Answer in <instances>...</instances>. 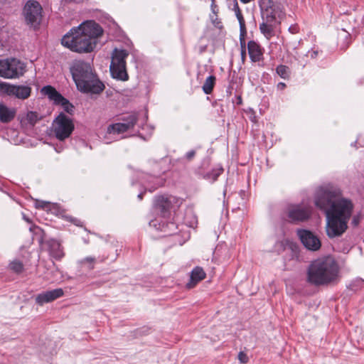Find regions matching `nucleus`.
<instances>
[{"label":"nucleus","mask_w":364,"mask_h":364,"mask_svg":"<svg viewBox=\"0 0 364 364\" xmlns=\"http://www.w3.org/2000/svg\"><path fill=\"white\" fill-rule=\"evenodd\" d=\"M314 203L326 214L327 235L333 238L343 235L348 228V220L353 212L352 200L343 197L339 188L326 185L316 191Z\"/></svg>","instance_id":"obj_1"},{"label":"nucleus","mask_w":364,"mask_h":364,"mask_svg":"<svg viewBox=\"0 0 364 364\" xmlns=\"http://www.w3.org/2000/svg\"><path fill=\"white\" fill-rule=\"evenodd\" d=\"M102 34V28L93 21L82 23L73 28L61 40L63 46L77 53H90L97 43V38Z\"/></svg>","instance_id":"obj_2"},{"label":"nucleus","mask_w":364,"mask_h":364,"mask_svg":"<svg viewBox=\"0 0 364 364\" xmlns=\"http://www.w3.org/2000/svg\"><path fill=\"white\" fill-rule=\"evenodd\" d=\"M340 279V268L333 257H319L309 264L306 280L314 286H328L337 283Z\"/></svg>","instance_id":"obj_3"},{"label":"nucleus","mask_w":364,"mask_h":364,"mask_svg":"<svg viewBox=\"0 0 364 364\" xmlns=\"http://www.w3.org/2000/svg\"><path fill=\"white\" fill-rule=\"evenodd\" d=\"M71 73L77 90L81 92L97 95L105 89L104 84L99 80L88 63H75L71 68Z\"/></svg>","instance_id":"obj_4"},{"label":"nucleus","mask_w":364,"mask_h":364,"mask_svg":"<svg viewBox=\"0 0 364 364\" xmlns=\"http://www.w3.org/2000/svg\"><path fill=\"white\" fill-rule=\"evenodd\" d=\"M259 7L262 20L259 24V31L269 40L275 35L277 26L284 16V8L280 3L272 0H260Z\"/></svg>","instance_id":"obj_5"},{"label":"nucleus","mask_w":364,"mask_h":364,"mask_svg":"<svg viewBox=\"0 0 364 364\" xmlns=\"http://www.w3.org/2000/svg\"><path fill=\"white\" fill-rule=\"evenodd\" d=\"M127 55L128 53L124 50H114L110 65V72L114 78L123 81L128 80L125 61Z\"/></svg>","instance_id":"obj_6"},{"label":"nucleus","mask_w":364,"mask_h":364,"mask_svg":"<svg viewBox=\"0 0 364 364\" xmlns=\"http://www.w3.org/2000/svg\"><path fill=\"white\" fill-rule=\"evenodd\" d=\"M53 129L55 137L63 141L71 135L74 130V124L70 117L60 113L53 121Z\"/></svg>","instance_id":"obj_7"},{"label":"nucleus","mask_w":364,"mask_h":364,"mask_svg":"<svg viewBox=\"0 0 364 364\" xmlns=\"http://www.w3.org/2000/svg\"><path fill=\"white\" fill-rule=\"evenodd\" d=\"M25 65L16 58L0 60V76L4 78H15L25 72Z\"/></svg>","instance_id":"obj_8"},{"label":"nucleus","mask_w":364,"mask_h":364,"mask_svg":"<svg viewBox=\"0 0 364 364\" xmlns=\"http://www.w3.org/2000/svg\"><path fill=\"white\" fill-rule=\"evenodd\" d=\"M42 6L35 0H28L23 8V14L28 25L37 28L42 19Z\"/></svg>","instance_id":"obj_9"},{"label":"nucleus","mask_w":364,"mask_h":364,"mask_svg":"<svg viewBox=\"0 0 364 364\" xmlns=\"http://www.w3.org/2000/svg\"><path fill=\"white\" fill-rule=\"evenodd\" d=\"M286 212L291 222H304L311 217V207L304 204L289 205Z\"/></svg>","instance_id":"obj_10"},{"label":"nucleus","mask_w":364,"mask_h":364,"mask_svg":"<svg viewBox=\"0 0 364 364\" xmlns=\"http://www.w3.org/2000/svg\"><path fill=\"white\" fill-rule=\"evenodd\" d=\"M0 91L9 96H14L18 99L25 100L31 95V88L26 85H14L6 82H1Z\"/></svg>","instance_id":"obj_11"},{"label":"nucleus","mask_w":364,"mask_h":364,"mask_svg":"<svg viewBox=\"0 0 364 364\" xmlns=\"http://www.w3.org/2000/svg\"><path fill=\"white\" fill-rule=\"evenodd\" d=\"M297 235L304 247L311 251H316L321 246L319 238L309 230H298Z\"/></svg>","instance_id":"obj_12"},{"label":"nucleus","mask_w":364,"mask_h":364,"mask_svg":"<svg viewBox=\"0 0 364 364\" xmlns=\"http://www.w3.org/2000/svg\"><path fill=\"white\" fill-rule=\"evenodd\" d=\"M137 122V117L135 114L129 115L127 118L123 119V122L111 124L107 127V132L109 134L124 133L132 129Z\"/></svg>","instance_id":"obj_13"},{"label":"nucleus","mask_w":364,"mask_h":364,"mask_svg":"<svg viewBox=\"0 0 364 364\" xmlns=\"http://www.w3.org/2000/svg\"><path fill=\"white\" fill-rule=\"evenodd\" d=\"M176 202V198L173 196H157L155 198L154 205L164 217L168 215L172 208L173 203Z\"/></svg>","instance_id":"obj_14"},{"label":"nucleus","mask_w":364,"mask_h":364,"mask_svg":"<svg viewBox=\"0 0 364 364\" xmlns=\"http://www.w3.org/2000/svg\"><path fill=\"white\" fill-rule=\"evenodd\" d=\"M64 294L63 289L58 288L50 291H43L38 294L36 297V301L39 305H43L45 303L51 302Z\"/></svg>","instance_id":"obj_15"},{"label":"nucleus","mask_w":364,"mask_h":364,"mask_svg":"<svg viewBox=\"0 0 364 364\" xmlns=\"http://www.w3.org/2000/svg\"><path fill=\"white\" fill-rule=\"evenodd\" d=\"M206 274L200 267H196L191 273V278L189 282L187 283L186 287L188 289L193 288L199 282L205 278Z\"/></svg>","instance_id":"obj_16"},{"label":"nucleus","mask_w":364,"mask_h":364,"mask_svg":"<svg viewBox=\"0 0 364 364\" xmlns=\"http://www.w3.org/2000/svg\"><path fill=\"white\" fill-rule=\"evenodd\" d=\"M247 48L250 58L252 62H258L261 60L263 53L259 44L253 41H249Z\"/></svg>","instance_id":"obj_17"},{"label":"nucleus","mask_w":364,"mask_h":364,"mask_svg":"<svg viewBox=\"0 0 364 364\" xmlns=\"http://www.w3.org/2000/svg\"><path fill=\"white\" fill-rule=\"evenodd\" d=\"M16 115V110L14 108H9L0 103V121L3 123H8L13 120Z\"/></svg>","instance_id":"obj_18"},{"label":"nucleus","mask_w":364,"mask_h":364,"mask_svg":"<svg viewBox=\"0 0 364 364\" xmlns=\"http://www.w3.org/2000/svg\"><path fill=\"white\" fill-rule=\"evenodd\" d=\"M41 118L42 117L36 112L29 111L21 118V122L23 124L33 127Z\"/></svg>","instance_id":"obj_19"},{"label":"nucleus","mask_w":364,"mask_h":364,"mask_svg":"<svg viewBox=\"0 0 364 364\" xmlns=\"http://www.w3.org/2000/svg\"><path fill=\"white\" fill-rule=\"evenodd\" d=\"M42 94L47 95L48 98L53 100L55 104L63 99V96L50 85H47L41 89Z\"/></svg>","instance_id":"obj_20"},{"label":"nucleus","mask_w":364,"mask_h":364,"mask_svg":"<svg viewBox=\"0 0 364 364\" xmlns=\"http://www.w3.org/2000/svg\"><path fill=\"white\" fill-rule=\"evenodd\" d=\"M233 10L240 23V36H243L244 35L246 34L245 21L242 16L241 10L239 8L238 4L236 1H235Z\"/></svg>","instance_id":"obj_21"},{"label":"nucleus","mask_w":364,"mask_h":364,"mask_svg":"<svg viewBox=\"0 0 364 364\" xmlns=\"http://www.w3.org/2000/svg\"><path fill=\"white\" fill-rule=\"evenodd\" d=\"M50 253L55 258L60 259L63 257V248L60 242L57 240H52L50 242Z\"/></svg>","instance_id":"obj_22"},{"label":"nucleus","mask_w":364,"mask_h":364,"mask_svg":"<svg viewBox=\"0 0 364 364\" xmlns=\"http://www.w3.org/2000/svg\"><path fill=\"white\" fill-rule=\"evenodd\" d=\"M215 82V77L210 75L208 77L203 85V90L205 94H210L213 90Z\"/></svg>","instance_id":"obj_23"},{"label":"nucleus","mask_w":364,"mask_h":364,"mask_svg":"<svg viewBox=\"0 0 364 364\" xmlns=\"http://www.w3.org/2000/svg\"><path fill=\"white\" fill-rule=\"evenodd\" d=\"M95 258L93 257H87L79 261V264L82 267H85L88 269H92L95 263Z\"/></svg>","instance_id":"obj_24"},{"label":"nucleus","mask_w":364,"mask_h":364,"mask_svg":"<svg viewBox=\"0 0 364 364\" xmlns=\"http://www.w3.org/2000/svg\"><path fill=\"white\" fill-rule=\"evenodd\" d=\"M277 73L284 79H287L289 77V68L284 65H279L276 68Z\"/></svg>","instance_id":"obj_25"},{"label":"nucleus","mask_w":364,"mask_h":364,"mask_svg":"<svg viewBox=\"0 0 364 364\" xmlns=\"http://www.w3.org/2000/svg\"><path fill=\"white\" fill-rule=\"evenodd\" d=\"M57 105H60L64 110L68 113L71 114L73 112L74 107L72 104L69 102L68 100L63 97V99L56 103Z\"/></svg>","instance_id":"obj_26"},{"label":"nucleus","mask_w":364,"mask_h":364,"mask_svg":"<svg viewBox=\"0 0 364 364\" xmlns=\"http://www.w3.org/2000/svg\"><path fill=\"white\" fill-rule=\"evenodd\" d=\"M9 268L14 272L19 273L22 272L23 266L20 261L14 260L9 264Z\"/></svg>","instance_id":"obj_27"},{"label":"nucleus","mask_w":364,"mask_h":364,"mask_svg":"<svg viewBox=\"0 0 364 364\" xmlns=\"http://www.w3.org/2000/svg\"><path fill=\"white\" fill-rule=\"evenodd\" d=\"M212 23L214 24L215 26L221 28H222V23L218 19L217 14H214L213 16H210Z\"/></svg>","instance_id":"obj_28"},{"label":"nucleus","mask_w":364,"mask_h":364,"mask_svg":"<svg viewBox=\"0 0 364 364\" xmlns=\"http://www.w3.org/2000/svg\"><path fill=\"white\" fill-rule=\"evenodd\" d=\"M241 60L244 63L246 60V49L245 42L241 41Z\"/></svg>","instance_id":"obj_29"},{"label":"nucleus","mask_w":364,"mask_h":364,"mask_svg":"<svg viewBox=\"0 0 364 364\" xmlns=\"http://www.w3.org/2000/svg\"><path fill=\"white\" fill-rule=\"evenodd\" d=\"M50 203L49 202L39 201V200H37L36 203L37 208H41L43 209H46V208H48L50 206Z\"/></svg>","instance_id":"obj_30"},{"label":"nucleus","mask_w":364,"mask_h":364,"mask_svg":"<svg viewBox=\"0 0 364 364\" xmlns=\"http://www.w3.org/2000/svg\"><path fill=\"white\" fill-rule=\"evenodd\" d=\"M238 359L240 361L241 363H246L248 362V357L247 355L243 353L240 352L238 354Z\"/></svg>","instance_id":"obj_31"},{"label":"nucleus","mask_w":364,"mask_h":364,"mask_svg":"<svg viewBox=\"0 0 364 364\" xmlns=\"http://www.w3.org/2000/svg\"><path fill=\"white\" fill-rule=\"evenodd\" d=\"M360 220V216L358 215H354L353 218V220H352V224L354 226H357L359 224Z\"/></svg>","instance_id":"obj_32"},{"label":"nucleus","mask_w":364,"mask_h":364,"mask_svg":"<svg viewBox=\"0 0 364 364\" xmlns=\"http://www.w3.org/2000/svg\"><path fill=\"white\" fill-rule=\"evenodd\" d=\"M195 154H196L195 151L191 150V151H188V152L186 154V159H187L188 160H191V159H192L194 157Z\"/></svg>","instance_id":"obj_33"},{"label":"nucleus","mask_w":364,"mask_h":364,"mask_svg":"<svg viewBox=\"0 0 364 364\" xmlns=\"http://www.w3.org/2000/svg\"><path fill=\"white\" fill-rule=\"evenodd\" d=\"M216 7H217V6L215 4V0H212L211 10H212L213 14H217Z\"/></svg>","instance_id":"obj_34"},{"label":"nucleus","mask_w":364,"mask_h":364,"mask_svg":"<svg viewBox=\"0 0 364 364\" xmlns=\"http://www.w3.org/2000/svg\"><path fill=\"white\" fill-rule=\"evenodd\" d=\"M286 87V84L284 82H279L277 85V88L279 90H284Z\"/></svg>","instance_id":"obj_35"},{"label":"nucleus","mask_w":364,"mask_h":364,"mask_svg":"<svg viewBox=\"0 0 364 364\" xmlns=\"http://www.w3.org/2000/svg\"><path fill=\"white\" fill-rule=\"evenodd\" d=\"M309 53L311 55V57L312 58H315L318 55V51H313V52H309Z\"/></svg>","instance_id":"obj_36"},{"label":"nucleus","mask_w":364,"mask_h":364,"mask_svg":"<svg viewBox=\"0 0 364 364\" xmlns=\"http://www.w3.org/2000/svg\"><path fill=\"white\" fill-rule=\"evenodd\" d=\"M221 172H222V170H219V171H218V172L215 174H214V177H213L214 181H215L217 179L218 176L221 173Z\"/></svg>","instance_id":"obj_37"},{"label":"nucleus","mask_w":364,"mask_h":364,"mask_svg":"<svg viewBox=\"0 0 364 364\" xmlns=\"http://www.w3.org/2000/svg\"><path fill=\"white\" fill-rule=\"evenodd\" d=\"M289 30L292 33H296V30L295 28L294 27H289Z\"/></svg>","instance_id":"obj_38"},{"label":"nucleus","mask_w":364,"mask_h":364,"mask_svg":"<svg viewBox=\"0 0 364 364\" xmlns=\"http://www.w3.org/2000/svg\"><path fill=\"white\" fill-rule=\"evenodd\" d=\"M142 196H143V194H142V193H139V194L138 195V198H139L140 200H141V199H142Z\"/></svg>","instance_id":"obj_39"},{"label":"nucleus","mask_w":364,"mask_h":364,"mask_svg":"<svg viewBox=\"0 0 364 364\" xmlns=\"http://www.w3.org/2000/svg\"><path fill=\"white\" fill-rule=\"evenodd\" d=\"M154 221H151V222H150V225H154V226H155V224H154Z\"/></svg>","instance_id":"obj_40"}]
</instances>
